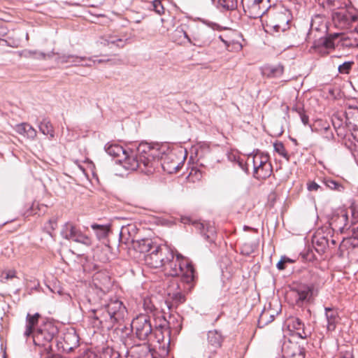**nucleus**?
I'll list each match as a JSON object with an SVG mask.
<instances>
[{
    "mask_svg": "<svg viewBox=\"0 0 358 358\" xmlns=\"http://www.w3.org/2000/svg\"><path fill=\"white\" fill-rule=\"evenodd\" d=\"M106 152L113 157H120L119 162L127 170L136 171L140 169L146 174L153 173L159 165L164 171L171 173V170L178 168L176 162L170 164L166 162L173 155L166 154L167 146L164 145H151L147 142H141L137 146L131 145L127 148L117 143L106 144Z\"/></svg>",
    "mask_w": 358,
    "mask_h": 358,
    "instance_id": "nucleus-1",
    "label": "nucleus"
},
{
    "mask_svg": "<svg viewBox=\"0 0 358 358\" xmlns=\"http://www.w3.org/2000/svg\"><path fill=\"white\" fill-rule=\"evenodd\" d=\"M354 64L355 62L353 61L345 62L338 66V71L341 74H348Z\"/></svg>",
    "mask_w": 358,
    "mask_h": 358,
    "instance_id": "nucleus-41",
    "label": "nucleus"
},
{
    "mask_svg": "<svg viewBox=\"0 0 358 358\" xmlns=\"http://www.w3.org/2000/svg\"><path fill=\"white\" fill-rule=\"evenodd\" d=\"M105 280L107 286L100 287L97 292L101 299L100 306L89 310L88 317L94 327L111 330L116 324H120L124 320L127 315V309L117 297L103 298L106 296V292L112 285L110 278L106 276Z\"/></svg>",
    "mask_w": 358,
    "mask_h": 358,
    "instance_id": "nucleus-2",
    "label": "nucleus"
},
{
    "mask_svg": "<svg viewBox=\"0 0 358 358\" xmlns=\"http://www.w3.org/2000/svg\"><path fill=\"white\" fill-rule=\"evenodd\" d=\"M186 301L185 294L180 292L169 294V297L166 299V303L169 310L176 308L179 305Z\"/></svg>",
    "mask_w": 358,
    "mask_h": 358,
    "instance_id": "nucleus-18",
    "label": "nucleus"
},
{
    "mask_svg": "<svg viewBox=\"0 0 358 358\" xmlns=\"http://www.w3.org/2000/svg\"><path fill=\"white\" fill-rule=\"evenodd\" d=\"M237 162H238L239 167L243 171H244L246 173H248V161L244 162L243 159L238 158Z\"/></svg>",
    "mask_w": 358,
    "mask_h": 358,
    "instance_id": "nucleus-48",
    "label": "nucleus"
},
{
    "mask_svg": "<svg viewBox=\"0 0 358 358\" xmlns=\"http://www.w3.org/2000/svg\"><path fill=\"white\" fill-rule=\"evenodd\" d=\"M59 333V329L51 321L43 322L36 331L33 336L34 343L36 345L45 346L46 343L53 341Z\"/></svg>",
    "mask_w": 358,
    "mask_h": 358,
    "instance_id": "nucleus-7",
    "label": "nucleus"
},
{
    "mask_svg": "<svg viewBox=\"0 0 358 358\" xmlns=\"http://www.w3.org/2000/svg\"><path fill=\"white\" fill-rule=\"evenodd\" d=\"M288 327L296 331L302 330V332H296V335L303 339L310 336L311 332L305 327L304 323L298 317H291L289 320Z\"/></svg>",
    "mask_w": 358,
    "mask_h": 358,
    "instance_id": "nucleus-17",
    "label": "nucleus"
},
{
    "mask_svg": "<svg viewBox=\"0 0 358 358\" xmlns=\"http://www.w3.org/2000/svg\"><path fill=\"white\" fill-rule=\"evenodd\" d=\"M192 225L201 236L208 243H213L216 237V231L213 225L206 222H192Z\"/></svg>",
    "mask_w": 358,
    "mask_h": 358,
    "instance_id": "nucleus-12",
    "label": "nucleus"
},
{
    "mask_svg": "<svg viewBox=\"0 0 358 358\" xmlns=\"http://www.w3.org/2000/svg\"><path fill=\"white\" fill-rule=\"evenodd\" d=\"M218 3L226 10H233L237 8V0H218Z\"/></svg>",
    "mask_w": 358,
    "mask_h": 358,
    "instance_id": "nucleus-37",
    "label": "nucleus"
},
{
    "mask_svg": "<svg viewBox=\"0 0 358 358\" xmlns=\"http://www.w3.org/2000/svg\"><path fill=\"white\" fill-rule=\"evenodd\" d=\"M91 227L94 231L95 234L99 241L106 240L110 231V225L93 224L91 225Z\"/></svg>",
    "mask_w": 358,
    "mask_h": 358,
    "instance_id": "nucleus-23",
    "label": "nucleus"
},
{
    "mask_svg": "<svg viewBox=\"0 0 358 358\" xmlns=\"http://www.w3.org/2000/svg\"><path fill=\"white\" fill-rule=\"evenodd\" d=\"M38 128L43 134L49 135L50 139L55 137L54 127L48 118L43 117L38 124Z\"/></svg>",
    "mask_w": 358,
    "mask_h": 358,
    "instance_id": "nucleus-22",
    "label": "nucleus"
},
{
    "mask_svg": "<svg viewBox=\"0 0 358 358\" xmlns=\"http://www.w3.org/2000/svg\"><path fill=\"white\" fill-rule=\"evenodd\" d=\"M302 123L304 125H308L309 122V117L305 113V110L299 115Z\"/></svg>",
    "mask_w": 358,
    "mask_h": 358,
    "instance_id": "nucleus-49",
    "label": "nucleus"
},
{
    "mask_svg": "<svg viewBox=\"0 0 358 358\" xmlns=\"http://www.w3.org/2000/svg\"><path fill=\"white\" fill-rule=\"evenodd\" d=\"M340 34H325L324 36L320 37L314 41L313 48L318 52H322L323 49H334L335 41L338 38Z\"/></svg>",
    "mask_w": 358,
    "mask_h": 358,
    "instance_id": "nucleus-13",
    "label": "nucleus"
},
{
    "mask_svg": "<svg viewBox=\"0 0 358 358\" xmlns=\"http://www.w3.org/2000/svg\"><path fill=\"white\" fill-rule=\"evenodd\" d=\"M164 268L166 275L171 277L180 276L181 280L187 284L194 285L197 278L192 262L180 254H178L176 258L173 257Z\"/></svg>",
    "mask_w": 358,
    "mask_h": 358,
    "instance_id": "nucleus-3",
    "label": "nucleus"
},
{
    "mask_svg": "<svg viewBox=\"0 0 358 358\" xmlns=\"http://www.w3.org/2000/svg\"><path fill=\"white\" fill-rule=\"evenodd\" d=\"M315 249L319 254L325 252L327 248L329 246V239L324 236L317 238L315 242Z\"/></svg>",
    "mask_w": 358,
    "mask_h": 358,
    "instance_id": "nucleus-29",
    "label": "nucleus"
},
{
    "mask_svg": "<svg viewBox=\"0 0 358 358\" xmlns=\"http://www.w3.org/2000/svg\"><path fill=\"white\" fill-rule=\"evenodd\" d=\"M343 241L352 248H358V236L354 234L351 236L344 238Z\"/></svg>",
    "mask_w": 358,
    "mask_h": 358,
    "instance_id": "nucleus-43",
    "label": "nucleus"
},
{
    "mask_svg": "<svg viewBox=\"0 0 358 358\" xmlns=\"http://www.w3.org/2000/svg\"><path fill=\"white\" fill-rule=\"evenodd\" d=\"M34 329L31 328V327H27L26 326V330L24 333V336L26 337H29V336H31L32 334H34Z\"/></svg>",
    "mask_w": 358,
    "mask_h": 358,
    "instance_id": "nucleus-57",
    "label": "nucleus"
},
{
    "mask_svg": "<svg viewBox=\"0 0 358 358\" xmlns=\"http://www.w3.org/2000/svg\"><path fill=\"white\" fill-rule=\"evenodd\" d=\"M346 127L350 129L353 127H357L358 124V107L348 104L345 111Z\"/></svg>",
    "mask_w": 358,
    "mask_h": 358,
    "instance_id": "nucleus-15",
    "label": "nucleus"
},
{
    "mask_svg": "<svg viewBox=\"0 0 358 358\" xmlns=\"http://www.w3.org/2000/svg\"><path fill=\"white\" fill-rule=\"evenodd\" d=\"M274 150L278 152L280 156L286 159L287 161L289 160V155L286 151L284 144L282 142L277 141L273 144Z\"/></svg>",
    "mask_w": 358,
    "mask_h": 358,
    "instance_id": "nucleus-36",
    "label": "nucleus"
},
{
    "mask_svg": "<svg viewBox=\"0 0 358 358\" xmlns=\"http://www.w3.org/2000/svg\"><path fill=\"white\" fill-rule=\"evenodd\" d=\"M350 16L351 17L350 18V25H351L352 23L357 22L358 21V16L352 12L350 13Z\"/></svg>",
    "mask_w": 358,
    "mask_h": 358,
    "instance_id": "nucleus-56",
    "label": "nucleus"
},
{
    "mask_svg": "<svg viewBox=\"0 0 358 358\" xmlns=\"http://www.w3.org/2000/svg\"><path fill=\"white\" fill-rule=\"evenodd\" d=\"M332 124H333L334 129H335V124H336V126H339V127H342L343 126L342 120H340L339 118L333 119Z\"/></svg>",
    "mask_w": 358,
    "mask_h": 358,
    "instance_id": "nucleus-58",
    "label": "nucleus"
},
{
    "mask_svg": "<svg viewBox=\"0 0 358 358\" xmlns=\"http://www.w3.org/2000/svg\"><path fill=\"white\" fill-rule=\"evenodd\" d=\"M93 63L92 62L86 61L81 64V66H92Z\"/></svg>",
    "mask_w": 358,
    "mask_h": 358,
    "instance_id": "nucleus-63",
    "label": "nucleus"
},
{
    "mask_svg": "<svg viewBox=\"0 0 358 358\" xmlns=\"http://www.w3.org/2000/svg\"><path fill=\"white\" fill-rule=\"evenodd\" d=\"M350 13L348 10H341L335 13L334 17L344 26L350 25Z\"/></svg>",
    "mask_w": 358,
    "mask_h": 358,
    "instance_id": "nucleus-28",
    "label": "nucleus"
},
{
    "mask_svg": "<svg viewBox=\"0 0 358 358\" xmlns=\"http://www.w3.org/2000/svg\"><path fill=\"white\" fill-rule=\"evenodd\" d=\"M324 183L327 187L338 192H343L345 189L341 182L331 178H324Z\"/></svg>",
    "mask_w": 358,
    "mask_h": 358,
    "instance_id": "nucleus-33",
    "label": "nucleus"
},
{
    "mask_svg": "<svg viewBox=\"0 0 358 358\" xmlns=\"http://www.w3.org/2000/svg\"><path fill=\"white\" fill-rule=\"evenodd\" d=\"M111 60L110 59H97V60H95V59H93L92 58V62L93 63V64H96V63H99V64H101V63H103V62H110Z\"/></svg>",
    "mask_w": 358,
    "mask_h": 358,
    "instance_id": "nucleus-62",
    "label": "nucleus"
},
{
    "mask_svg": "<svg viewBox=\"0 0 358 358\" xmlns=\"http://www.w3.org/2000/svg\"><path fill=\"white\" fill-rule=\"evenodd\" d=\"M74 55L56 54L55 60L58 64L72 63Z\"/></svg>",
    "mask_w": 358,
    "mask_h": 358,
    "instance_id": "nucleus-40",
    "label": "nucleus"
},
{
    "mask_svg": "<svg viewBox=\"0 0 358 358\" xmlns=\"http://www.w3.org/2000/svg\"><path fill=\"white\" fill-rule=\"evenodd\" d=\"M79 229L71 223H66L61 231L62 236L66 240H73Z\"/></svg>",
    "mask_w": 358,
    "mask_h": 358,
    "instance_id": "nucleus-25",
    "label": "nucleus"
},
{
    "mask_svg": "<svg viewBox=\"0 0 358 358\" xmlns=\"http://www.w3.org/2000/svg\"><path fill=\"white\" fill-rule=\"evenodd\" d=\"M15 131L21 135L27 136L29 138L34 139L36 136V131L28 123H21L17 124Z\"/></svg>",
    "mask_w": 358,
    "mask_h": 358,
    "instance_id": "nucleus-20",
    "label": "nucleus"
},
{
    "mask_svg": "<svg viewBox=\"0 0 358 358\" xmlns=\"http://www.w3.org/2000/svg\"><path fill=\"white\" fill-rule=\"evenodd\" d=\"M307 189L308 191H317L319 189H322L320 185H319L317 182L315 181H310L307 184Z\"/></svg>",
    "mask_w": 358,
    "mask_h": 358,
    "instance_id": "nucleus-47",
    "label": "nucleus"
},
{
    "mask_svg": "<svg viewBox=\"0 0 358 358\" xmlns=\"http://www.w3.org/2000/svg\"><path fill=\"white\" fill-rule=\"evenodd\" d=\"M306 349L301 345H295L293 351L287 355L289 358H305Z\"/></svg>",
    "mask_w": 358,
    "mask_h": 358,
    "instance_id": "nucleus-35",
    "label": "nucleus"
},
{
    "mask_svg": "<svg viewBox=\"0 0 358 358\" xmlns=\"http://www.w3.org/2000/svg\"><path fill=\"white\" fill-rule=\"evenodd\" d=\"M101 43L107 46L115 45L117 48H123L125 45V41L116 36H108L104 38Z\"/></svg>",
    "mask_w": 358,
    "mask_h": 358,
    "instance_id": "nucleus-31",
    "label": "nucleus"
},
{
    "mask_svg": "<svg viewBox=\"0 0 358 358\" xmlns=\"http://www.w3.org/2000/svg\"><path fill=\"white\" fill-rule=\"evenodd\" d=\"M290 22V13L284 10L273 13L270 24L275 32H284L289 28Z\"/></svg>",
    "mask_w": 358,
    "mask_h": 358,
    "instance_id": "nucleus-10",
    "label": "nucleus"
},
{
    "mask_svg": "<svg viewBox=\"0 0 358 358\" xmlns=\"http://www.w3.org/2000/svg\"><path fill=\"white\" fill-rule=\"evenodd\" d=\"M136 231V226L134 224H128L123 226L120 233V241L128 244L129 242L132 243L134 249L141 253L150 252L154 250L155 244L150 238H142L135 240L132 236Z\"/></svg>",
    "mask_w": 358,
    "mask_h": 358,
    "instance_id": "nucleus-4",
    "label": "nucleus"
},
{
    "mask_svg": "<svg viewBox=\"0 0 358 358\" xmlns=\"http://www.w3.org/2000/svg\"><path fill=\"white\" fill-rule=\"evenodd\" d=\"M357 127H353L349 131L351 132L352 136H353L354 139L358 141V124H357Z\"/></svg>",
    "mask_w": 358,
    "mask_h": 358,
    "instance_id": "nucleus-51",
    "label": "nucleus"
},
{
    "mask_svg": "<svg viewBox=\"0 0 358 358\" xmlns=\"http://www.w3.org/2000/svg\"><path fill=\"white\" fill-rule=\"evenodd\" d=\"M335 130L336 131L337 135L341 138L345 137L347 135L348 130L349 131L348 127H346V124L343 126L342 127H339V126H336V124H335Z\"/></svg>",
    "mask_w": 358,
    "mask_h": 358,
    "instance_id": "nucleus-46",
    "label": "nucleus"
},
{
    "mask_svg": "<svg viewBox=\"0 0 358 358\" xmlns=\"http://www.w3.org/2000/svg\"><path fill=\"white\" fill-rule=\"evenodd\" d=\"M72 241L76 243H82L86 246H90L92 244V238L82 233L80 229L78 231Z\"/></svg>",
    "mask_w": 358,
    "mask_h": 358,
    "instance_id": "nucleus-32",
    "label": "nucleus"
},
{
    "mask_svg": "<svg viewBox=\"0 0 358 358\" xmlns=\"http://www.w3.org/2000/svg\"><path fill=\"white\" fill-rule=\"evenodd\" d=\"M213 31L206 26L194 25L189 28V33L185 30H178L177 34H183V38L192 45L203 48L210 43V36Z\"/></svg>",
    "mask_w": 358,
    "mask_h": 358,
    "instance_id": "nucleus-5",
    "label": "nucleus"
},
{
    "mask_svg": "<svg viewBox=\"0 0 358 358\" xmlns=\"http://www.w3.org/2000/svg\"><path fill=\"white\" fill-rule=\"evenodd\" d=\"M340 358H354V355L352 351H345L341 353Z\"/></svg>",
    "mask_w": 358,
    "mask_h": 358,
    "instance_id": "nucleus-55",
    "label": "nucleus"
},
{
    "mask_svg": "<svg viewBox=\"0 0 358 358\" xmlns=\"http://www.w3.org/2000/svg\"><path fill=\"white\" fill-rule=\"evenodd\" d=\"M63 341V342H61L57 339L58 349L61 348L64 352H69L78 346L79 336L76 331H69L64 334Z\"/></svg>",
    "mask_w": 358,
    "mask_h": 358,
    "instance_id": "nucleus-14",
    "label": "nucleus"
},
{
    "mask_svg": "<svg viewBox=\"0 0 358 358\" xmlns=\"http://www.w3.org/2000/svg\"><path fill=\"white\" fill-rule=\"evenodd\" d=\"M15 276V272L13 271H9L6 273V279H11Z\"/></svg>",
    "mask_w": 358,
    "mask_h": 358,
    "instance_id": "nucleus-59",
    "label": "nucleus"
},
{
    "mask_svg": "<svg viewBox=\"0 0 358 358\" xmlns=\"http://www.w3.org/2000/svg\"><path fill=\"white\" fill-rule=\"evenodd\" d=\"M173 259V251L167 245H157L154 250L145 256L146 264L151 268L164 267L170 260Z\"/></svg>",
    "mask_w": 358,
    "mask_h": 358,
    "instance_id": "nucleus-6",
    "label": "nucleus"
},
{
    "mask_svg": "<svg viewBox=\"0 0 358 358\" xmlns=\"http://www.w3.org/2000/svg\"><path fill=\"white\" fill-rule=\"evenodd\" d=\"M17 54L20 57H24V58L45 59V53L38 52L37 50H23L22 51H18Z\"/></svg>",
    "mask_w": 358,
    "mask_h": 358,
    "instance_id": "nucleus-30",
    "label": "nucleus"
},
{
    "mask_svg": "<svg viewBox=\"0 0 358 358\" xmlns=\"http://www.w3.org/2000/svg\"><path fill=\"white\" fill-rule=\"evenodd\" d=\"M243 229H244V231H253L255 233H257L258 232V229H257L252 228V227H250L246 226V225H245L243 227Z\"/></svg>",
    "mask_w": 358,
    "mask_h": 358,
    "instance_id": "nucleus-61",
    "label": "nucleus"
},
{
    "mask_svg": "<svg viewBox=\"0 0 358 358\" xmlns=\"http://www.w3.org/2000/svg\"><path fill=\"white\" fill-rule=\"evenodd\" d=\"M338 0H323L322 3L324 4L325 3L330 7H336L337 4L336 2Z\"/></svg>",
    "mask_w": 358,
    "mask_h": 358,
    "instance_id": "nucleus-54",
    "label": "nucleus"
},
{
    "mask_svg": "<svg viewBox=\"0 0 358 358\" xmlns=\"http://www.w3.org/2000/svg\"><path fill=\"white\" fill-rule=\"evenodd\" d=\"M261 154V151L259 150H255L252 153L248 155L247 161L248 162V165L250 164H252L253 171L255 170V166H257L258 159H259V156Z\"/></svg>",
    "mask_w": 358,
    "mask_h": 358,
    "instance_id": "nucleus-38",
    "label": "nucleus"
},
{
    "mask_svg": "<svg viewBox=\"0 0 358 358\" xmlns=\"http://www.w3.org/2000/svg\"><path fill=\"white\" fill-rule=\"evenodd\" d=\"M325 317L327 321V329L334 331L341 318L338 315L337 309L334 308L326 307L324 308Z\"/></svg>",
    "mask_w": 358,
    "mask_h": 358,
    "instance_id": "nucleus-16",
    "label": "nucleus"
},
{
    "mask_svg": "<svg viewBox=\"0 0 358 358\" xmlns=\"http://www.w3.org/2000/svg\"><path fill=\"white\" fill-rule=\"evenodd\" d=\"M351 231H352V234L358 236V227L357 228H352Z\"/></svg>",
    "mask_w": 358,
    "mask_h": 358,
    "instance_id": "nucleus-64",
    "label": "nucleus"
},
{
    "mask_svg": "<svg viewBox=\"0 0 358 358\" xmlns=\"http://www.w3.org/2000/svg\"><path fill=\"white\" fill-rule=\"evenodd\" d=\"M273 172V167L271 164H266L264 167L255 169L253 171V176L258 180H265L270 177Z\"/></svg>",
    "mask_w": 358,
    "mask_h": 358,
    "instance_id": "nucleus-24",
    "label": "nucleus"
},
{
    "mask_svg": "<svg viewBox=\"0 0 358 358\" xmlns=\"http://www.w3.org/2000/svg\"><path fill=\"white\" fill-rule=\"evenodd\" d=\"M224 340L221 333L217 330L209 331L208 332V342L215 349L219 348L222 345Z\"/></svg>",
    "mask_w": 358,
    "mask_h": 358,
    "instance_id": "nucleus-21",
    "label": "nucleus"
},
{
    "mask_svg": "<svg viewBox=\"0 0 358 358\" xmlns=\"http://www.w3.org/2000/svg\"><path fill=\"white\" fill-rule=\"evenodd\" d=\"M86 61L92 62V57H79L74 55V57L72 60V64L74 66H81V64H83V62Z\"/></svg>",
    "mask_w": 358,
    "mask_h": 358,
    "instance_id": "nucleus-44",
    "label": "nucleus"
},
{
    "mask_svg": "<svg viewBox=\"0 0 358 358\" xmlns=\"http://www.w3.org/2000/svg\"><path fill=\"white\" fill-rule=\"evenodd\" d=\"M313 285H305L301 287L298 291V301H304L310 300L313 295Z\"/></svg>",
    "mask_w": 358,
    "mask_h": 358,
    "instance_id": "nucleus-26",
    "label": "nucleus"
},
{
    "mask_svg": "<svg viewBox=\"0 0 358 358\" xmlns=\"http://www.w3.org/2000/svg\"><path fill=\"white\" fill-rule=\"evenodd\" d=\"M284 72V66L281 64L266 66L262 69V74L267 78H279Z\"/></svg>",
    "mask_w": 358,
    "mask_h": 358,
    "instance_id": "nucleus-19",
    "label": "nucleus"
},
{
    "mask_svg": "<svg viewBox=\"0 0 358 358\" xmlns=\"http://www.w3.org/2000/svg\"><path fill=\"white\" fill-rule=\"evenodd\" d=\"M270 156L268 153H264L261 152L259 159H258L257 166H255V169H259L261 167H264L266 164H271L269 162Z\"/></svg>",
    "mask_w": 358,
    "mask_h": 358,
    "instance_id": "nucleus-42",
    "label": "nucleus"
},
{
    "mask_svg": "<svg viewBox=\"0 0 358 358\" xmlns=\"http://www.w3.org/2000/svg\"><path fill=\"white\" fill-rule=\"evenodd\" d=\"M131 331H135L136 337L140 341H146L152 336V326L150 317L147 315H140L134 318L131 322Z\"/></svg>",
    "mask_w": 358,
    "mask_h": 358,
    "instance_id": "nucleus-8",
    "label": "nucleus"
},
{
    "mask_svg": "<svg viewBox=\"0 0 358 358\" xmlns=\"http://www.w3.org/2000/svg\"><path fill=\"white\" fill-rule=\"evenodd\" d=\"M152 6L157 13L161 15L164 13V8L160 0H154L152 2Z\"/></svg>",
    "mask_w": 358,
    "mask_h": 358,
    "instance_id": "nucleus-45",
    "label": "nucleus"
},
{
    "mask_svg": "<svg viewBox=\"0 0 358 358\" xmlns=\"http://www.w3.org/2000/svg\"><path fill=\"white\" fill-rule=\"evenodd\" d=\"M41 317V316L38 313H36L34 315L28 313L26 317V326L35 329V327L38 324V320Z\"/></svg>",
    "mask_w": 358,
    "mask_h": 358,
    "instance_id": "nucleus-34",
    "label": "nucleus"
},
{
    "mask_svg": "<svg viewBox=\"0 0 358 358\" xmlns=\"http://www.w3.org/2000/svg\"><path fill=\"white\" fill-rule=\"evenodd\" d=\"M276 267L280 271H283L286 268V264L285 263L284 260L281 258L280 261L277 263Z\"/></svg>",
    "mask_w": 358,
    "mask_h": 358,
    "instance_id": "nucleus-53",
    "label": "nucleus"
},
{
    "mask_svg": "<svg viewBox=\"0 0 358 358\" xmlns=\"http://www.w3.org/2000/svg\"><path fill=\"white\" fill-rule=\"evenodd\" d=\"M178 30H183V29L178 27L174 32L173 33V38L175 41H176L178 39H180L182 37H183V34H177V31Z\"/></svg>",
    "mask_w": 358,
    "mask_h": 358,
    "instance_id": "nucleus-52",
    "label": "nucleus"
},
{
    "mask_svg": "<svg viewBox=\"0 0 358 358\" xmlns=\"http://www.w3.org/2000/svg\"><path fill=\"white\" fill-rule=\"evenodd\" d=\"M348 220V213L342 210L341 213L333 215L329 224L333 231L343 234L350 229L352 224H354L352 222L351 224H349Z\"/></svg>",
    "mask_w": 358,
    "mask_h": 358,
    "instance_id": "nucleus-11",
    "label": "nucleus"
},
{
    "mask_svg": "<svg viewBox=\"0 0 358 358\" xmlns=\"http://www.w3.org/2000/svg\"><path fill=\"white\" fill-rule=\"evenodd\" d=\"M281 258L284 260V262L286 264H292L295 262L294 260H293L286 256H282Z\"/></svg>",
    "mask_w": 358,
    "mask_h": 358,
    "instance_id": "nucleus-60",
    "label": "nucleus"
},
{
    "mask_svg": "<svg viewBox=\"0 0 358 358\" xmlns=\"http://www.w3.org/2000/svg\"><path fill=\"white\" fill-rule=\"evenodd\" d=\"M275 316L269 310H263L259 315L257 326L259 328H263L274 320Z\"/></svg>",
    "mask_w": 358,
    "mask_h": 358,
    "instance_id": "nucleus-27",
    "label": "nucleus"
},
{
    "mask_svg": "<svg viewBox=\"0 0 358 358\" xmlns=\"http://www.w3.org/2000/svg\"><path fill=\"white\" fill-rule=\"evenodd\" d=\"M245 14L250 18L257 19L268 12L271 5H265L264 0H241Z\"/></svg>",
    "mask_w": 358,
    "mask_h": 358,
    "instance_id": "nucleus-9",
    "label": "nucleus"
},
{
    "mask_svg": "<svg viewBox=\"0 0 358 358\" xmlns=\"http://www.w3.org/2000/svg\"><path fill=\"white\" fill-rule=\"evenodd\" d=\"M292 111H294L296 112V113H298V115L301 114L303 111H304V108H303V106L301 105V104H296L294 105L292 108Z\"/></svg>",
    "mask_w": 358,
    "mask_h": 358,
    "instance_id": "nucleus-50",
    "label": "nucleus"
},
{
    "mask_svg": "<svg viewBox=\"0 0 358 358\" xmlns=\"http://www.w3.org/2000/svg\"><path fill=\"white\" fill-rule=\"evenodd\" d=\"M166 323L167 322L164 320V324H160L159 327L155 329L152 328V336H154L158 343H160L164 340V335L162 329L166 326Z\"/></svg>",
    "mask_w": 358,
    "mask_h": 358,
    "instance_id": "nucleus-39",
    "label": "nucleus"
}]
</instances>
